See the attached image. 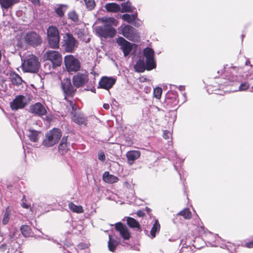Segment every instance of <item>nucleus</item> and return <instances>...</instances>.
<instances>
[{"instance_id": "f257e3e1", "label": "nucleus", "mask_w": 253, "mask_h": 253, "mask_svg": "<svg viewBox=\"0 0 253 253\" xmlns=\"http://www.w3.org/2000/svg\"><path fill=\"white\" fill-rule=\"evenodd\" d=\"M101 20L104 24L95 27L96 34L98 36L105 38L113 37L116 31L112 26H117L118 23L117 20L113 17H103Z\"/></svg>"}, {"instance_id": "f03ea898", "label": "nucleus", "mask_w": 253, "mask_h": 253, "mask_svg": "<svg viewBox=\"0 0 253 253\" xmlns=\"http://www.w3.org/2000/svg\"><path fill=\"white\" fill-rule=\"evenodd\" d=\"M40 63L37 57L30 54L26 56L22 65V69L25 72L36 73L39 71Z\"/></svg>"}, {"instance_id": "7ed1b4c3", "label": "nucleus", "mask_w": 253, "mask_h": 253, "mask_svg": "<svg viewBox=\"0 0 253 253\" xmlns=\"http://www.w3.org/2000/svg\"><path fill=\"white\" fill-rule=\"evenodd\" d=\"M62 133L60 129L53 128L49 131L43 141V145L46 147H51L56 144L60 139Z\"/></svg>"}, {"instance_id": "20e7f679", "label": "nucleus", "mask_w": 253, "mask_h": 253, "mask_svg": "<svg viewBox=\"0 0 253 253\" xmlns=\"http://www.w3.org/2000/svg\"><path fill=\"white\" fill-rule=\"evenodd\" d=\"M48 44L52 48H58L60 37L57 28L54 26H50L47 30Z\"/></svg>"}, {"instance_id": "39448f33", "label": "nucleus", "mask_w": 253, "mask_h": 253, "mask_svg": "<svg viewBox=\"0 0 253 253\" xmlns=\"http://www.w3.org/2000/svg\"><path fill=\"white\" fill-rule=\"evenodd\" d=\"M64 62L66 68L69 72H77L81 67L80 61L72 55L65 57Z\"/></svg>"}, {"instance_id": "423d86ee", "label": "nucleus", "mask_w": 253, "mask_h": 253, "mask_svg": "<svg viewBox=\"0 0 253 253\" xmlns=\"http://www.w3.org/2000/svg\"><path fill=\"white\" fill-rule=\"evenodd\" d=\"M61 87L63 92L64 99L66 100H67V97H73L76 91L69 78L64 79L61 81Z\"/></svg>"}, {"instance_id": "0eeeda50", "label": "nucleus", "mask_w": 253, "mask_h": 253, "mask_svg": "<svg viewBox=\"0 0 253 253\" xmlns=\"http://www.w3.org/2000/svg\"><path fill=\"white\" fill-rule=\"evenodd\" d=\"M143 54L146 58V66L147 70H151L156 67V64L154 59V51L149 47L143 50Z\"/></svg>"}, {"instance_id": "6e6552de", "label": "nucleus", "mask_w": 253, "mask_h": 253, "mask_svg": "<svg viewBox=\"0 0 253 253\" xmlns=\"http://www.w3.org/2000/svg\"><path fill=\"white\" fill-rule=\"evenodd\" d=\"M44 58L50 61L53 67L60 66L62 62L61 55L57 51H47L44 55Z\"/></svg>"}, {"instance_id": "1a4fd4ad", "label": "nucleus", "mask_w": 253, "mask_h": 253, "mask_svg": "<svg viewBox=\"0 0 253 253\" xmlns=\"http://www.w3.org/2000/svg\"><path fill=\"white\" fill-rule=\"evenodd\" d=\"M88 74L86 71L78 73L72 79L73 84L76 87L84 86L88 82Z\"/></svg>"}, {"instance_id": "9d476101", "label": "nucleus", "mask_w": 253, "mask_h": 253, "mask_svg": "<svg viewBox=\"0 0 253 253\" xmlns=\"http://www.w3.org/2000/svg\"><path fill=\"white\" fill-rule=\"evenodd\" d=\"M122 34L130 41L137 42L139 40L140 37L136 30L129 25H126L123 27Z\"/></svg>"}, {"instance_id": "9b49d317", "label": "nucleus", "mask_w": 253, "mask_h": 253, "mask_svg": "<svg viewBox=\"0 0 253 253\" xmlns=\"http://www.w3.org/2000/svg\"><path fill=\"white\" fill-rule=\"evenodd\" d=\"M63 45L67 52H72L77 47V41L70 34H65L63 37Z\"/></svg>"}, {"instance_id": "f8f14e48", "label": "nucleus", "mask_w": 253, "mask_h": 253, "mask_svg": "<svg viewBox=\"0 0 253 253\" xmlns=\"http://www.w3.org/2000/svg\"><path fill=\"white\" fill-rule=\"evenodd\" d=\"M24 40L28 44L33 46H38L42 42V40L39 35L33 31L26 33L24 36Z\"/></svg>"}, {"instance_id": "ddd939ff", "label": "nucleus", "mask_w": 253, "mask_h": 253, "mask_svg": "<svg viewBox=\"0 0 253 253\" xmlns=\"http://www.w3.org/2000/svg\"><path fill=\"white\" fill-rule=\"evenodd\" d=\"M28 104L26 96L22 95H17L10 103V107L12 110L24 108Z\"/></svg>"}, {"instance_id": "4468645a", "label": "nucleus", "mask_w": 253, "mask_h": 253, "mask_svg": "<svg viewBox=\"0 0 253 253\" xmlns=\"http://www.w3.org/2000/svg\"><path fill=\"white\" fill-rule=\"evenodd\" d=\"M116 42L119 46L120 48L123 51L125 56H127L129 54L132 50V44L129 42L126 41L123 37H119L116 39Z\"/></svg>"}, {"instance_id": "2eb2a0df", "label": "nucleus", "mask_w": 253, "mask_h": 253, "mask_svg": "<svg viewBox=\"0 0 253 253\" xmlns=\"http://www.w3.org/2000/svg\"><path fill=\"white\" fill-rule=\"evenodd\" d=\"M116 80L114 78L103 77L99 82V87L109 90L115 84Z\"/></svg>"}, {"instance_id": "dca6fc26", "label": "nucleus", "mask_w": 253, "mask_h": 253, "mask_svg": "<svg viewBox=\"0 0 253 253\" xmlns=\"http://www.w3.org/2000/svg\"><path fill=\"white\" fill-rule=\"evenodd\" d=\"M115 229L120 233V235L124 240L129 239L130 235L126 225L120 222L117 223L115 224Z\"/></svg>"}, {"instance_id": "f3484780", "label": "nucleus", "mask_w": 253, "mask_h": 253, "mask_svg": "<svg viewBox=\"0 0 253 253\" xmlns=\"http://www.w3.org/2000/svg\"><path fill=\"white\" fill-rule=\"evenodd\" d=\"M30 112L39 116L45 115L46 111L45 107L40 103H37L30 107Z\"/></svg>"}, {"instance_id": "a211bd4d", "label": "nucleus", "mask_w": 253, "mask_h": 253, "mask_svg": "<svg viewBox=\"0 0 253 253\" xmlns=\"http://www.w3.org/2000/svg\"><path fill=\"white\" fill-rule=\"evenodd\" d=\"M242 69L239 67H231L229 69L230 75L229 76V80L231 82L238 81L239 82L241 76H238V74L241 73Z\"/></svg>"}, {"instance_id": "6ab92c4d", "label": "nucleus", "mask_w": 253, "mask_h": 253, "mask_svg": "<svg viewBox=\"0 0 253 253\" xmlns=\"http://www.w3.org/2000/svg\"><path fill=\"white\" fill-rule=\"evenodd\" d=\"M41 132L39 131L29 128L26 131V135L29 139L33 142H36L40 138Z\"/></svg>"}, {"instance_id": "aec40b11", "label": "nucleus", "mask_w": 253, "mask_h": 253, "mask_svg": "<svg viewBox=\"0 0 253 253\" xmlns=\"http://www.w3.org/2000/svg\"><path fill=\"white\" fill-rule=\"evenodd\" d=\"M75 34L81 40L85 42H89L90 38L84 29L76 28L75 30Z\"/></svg>"}, {"instance_id": "412c9836", "label": "nucleus", "mask_w": 253, "mask_h": 253, "mask_svg": "<svg viewBox=\"0 0 253 253\" xmlns=\"http://www.w3.org/2000/svg\"><path fill=\"white\" fill-rule=\"evenodd\" d=\"M140 156V152L138 151H129L126 153V157L129 164L132 165L133 162L138 159Z\"/></svg>"}, {"instance_id": "4be33fe9", "label": "nucleus", "mask_w": 253, "mask_h": 253, "mask_svg": "<svg viewBox=\"0 0 253 253\" xmlns=\"http://www.w3.org/2000/svg\"><path fill=\"white\" fill-rule=\"evenodd\" d=\"M109 241L108 243V248L110 251L114 252L117 246L120 242L119 239L113 235H109Z\"/></svg>"}, {"instance_id": "5701e85b", "label": "nucleus", "mask_w": 253, "mask_h": 253, "mask_svg": "<svg viewBox=\"0 0 253 253\" xmlns=\"http://www.w3.org/2000/svg\"><path fill=\"white\" fill-rule=\"evenodd\" d=\"M20 0H0L1 8L4 10H7L15 3H18Z\"/></svg>"}, {"instance_id": "b1692460", "label": "nucleus", "mask_w": 253, "mask_h": 253, "mask_svg": "<svg viewBox=\"0 0 253 253\" xmlns=\"http://www.w3.org/2000/svg\"><path fill=\"white\" fill-rule=\"evenodd\" d=\"M103 180L108 183H114L117 182L119 178L112 174H110L109 172L106 171L103 175Z\"/></svg>"}, {"instance_id": "393cba45", "label": "nucleus", "mask_w": 253, "mask_h": 253, "mask_svg": "<svg viewBox=\"0 0 253 253\" xmlns=\"http://www.w3.org/2000/svg\"><path fill=\"white\" fill-rule=\"evenodd\" d=\"M10 79L13 84L15 85H19L22 82V78L15 73H11L10 74Z\"/></svg>"}, {"instance_id": "a878e982", "label": "nucleus", "mask_w": 253, "mask_h": 253, "mask_svg": "<svg viewBox=\"0 0 253 253\" xmlns=\"http://www.w3.org/2000/svg\"><path fill=\"white\" fill-rule=\"evenodd\" d=\"M105 7L107 11L113 12H118L121 10L120 5L116 3H107Z\"/></svg>"}, {"instance_id": "bb28decb", "label": "nucleus", "mask_w": 253, "mask_h": 253, "mask_svg": "<svg viewBox=\"0 0 253 253\" xmlns=\"http://www.w3.org/2000/svg\"><path fill=\"white\" fill-rule=\"evenodd\" d=\"M69 209L74 212L81 213L84 212V210L82 206L75 205L72 202H70L68 204Z\"/></svg>"}, {"instance_id": "cd10ccee", "label": "nucleus", "mask_w": 253, "mask_h": 253, "mask_svg": "<svg viewBox=\"0 0 253 253\" xmlns=\"http://www.w3.org/2000/svg\"><path fill=\"white\" fill-rule=\"evenodd\" d=\"M67 9V6L65 4H59L55 8V12L58 16L62 17Z\"/></svg>"}, {"instance_id": "c85d7f7f", "label": "nucleus", "mask_w": 253, "mask_h": 253, "mask_svg": "<svg viewBox=\"0 0 253 253\" xmlns=\"http://www.w3.org/2000/svg\"><path fill=\"white\" fill-rule=\"evenodd\" d=\"M122 12H132L135 9V8L131 5V3L129 1L123 3L122 4Z\"/></svg>"}, {"instance_id": "c756f323", "label": "nucleus", "mask_w": 253, "mask_h": 253, "mask_svg": "<svg viewBox=\"0 0 253 253\" xmlns=\"http://www.w3.org/2000/svg\"><path fill=\"white\" fill-rule=\"evenodd\" d=\"M134 68L136 72L141 73L144 72L145 69H146V66H145L143 60H139L134 66Z\"/></svg>"}, {"instance_id": "7c9ffc66", "label": "nucleus", "mask_w": 253, "mask_h": 253, "mask_svg": "<svg viewBox=\"0 0 253 253\" xmlns=\"http://www.w3.org/2000/svg\"><path fill=\"white\" fill-rule=\"evenodd\" d=\"M160 228V225L158 220H156L150 231V234L152 238L155 237L156 234L159 232Z\"/></svg>"}, {"instance_id": "2f4dec72", "label": "nucleus", "mask_w": 253, "mask_h": 253, "mask_svg": "<svg viewBox=\"0 0 253 253\" xmlns=\"http://www.w3.org/2000/svg\"><path fill=\"white\" fill-rule=\"evenodd\" d=\"M137 13L133 14H124L122 16V19L129 23L134 21L137 17Z\"/></svg>"}, {"instance_id": "473e14b6", "label": "nucleus", "mask_w": 253, "mask_h": 253, "mask_svg": "<svg viewBox=\"0 0 253 253\" xmlns=\"http://www.w3.org/2000/svg\"><path fill=\"white\" fill-rule=\"evenodd\" d=\"M127 223L128 226L131 228H137L138 229H140L139 222L132 217H127Z\"/></svg>"}, {"instance_id": "72a5a7b5", "label": "nucleus", "mask_w": 253, "mask_h": 253, "mask_svg": "<svg viewBox=\"0 0 253 253\" xmlns=\"http://www.w3.org/2000/svg\"><path fill=\"white\" fill-rule=\"evenodd\" d=\"M73 116V120L77 124L83 125L84 123L85 119L83 115L75 114Z\"/></svg>"}, {"instance_id": "f704fd0d", "label": "nucleus", "mask_w": 253, "mask_h": 253, "mask_svg": "<svg viewBox=\"0 0 253 253\" xmlns=\"http://www.w3.org/2000/svg\"><path fill=\"white\" fill-rule=\"evenodd\" d=\"M177 214L182 216L186 219H189L191 218L192 216L191 212L189 209L188 208L184 209L180 211Z\"/></svg>"}, {"instance_id": "c9c22d12", "label": "nucleus", "mask_w": 253, "mask_h": 253, "mask_svg": "<svg viewBox=\"0 0 253 253\" xmlns=\"http://www.w3.org/2000/svg\"><path fill=\"white\" fill-rule=\"evenodd\" d=\"M242 77H244L245 79L248 80L250 84V86L251 87L252 90H253V75H252L251 74H246L245 75H242Z\"/></svg>"}, {"instance_id": "e433bc0d", "label": "nucleus", "mask_w": 253, "mask_h": 253, "mask_svg": "<svg viewBox=\"0 0 253 253\" xmlns=\"http://www.w3.org/2000/svg\"><path fill=\"white\" fill-rule=\"evenodd\" d=\"M21 231L22 234L25 236H29L30 235V227L27 225H23L21 227Z\"/></svg>"}, {"instance_id": "4c0bfd02", "label": "nucleus", "mask_w": 253, "mask_h": 253, "mask_svg": "<svg viewBox=\"0 0 253 253\" xmlns=\"http://www.w3.org/2000/svg\"><path fill=\"white\" fill-rule=\"evenodd\" d=\"M86 6L89 10H92L95 5L94 0H84Z\"/></svg>"}, {"instance_id": "58836bf2", "label": "nucleus", "mask_w": 253, "mask_h": 253, "mask_svg": "<svg viewBox=\"0 0 253 253\" xmlns=\"http://www.w3.org/2000/svg\"><path fill=\"white\" fill-rule=\"evenodd\" d=\"M68 17L74 22L78 21V15L75 11H72L68 13Z\"/></svg>"}, {"instance_id": "ea45409f", "label": "nucleus", "mask_w": 253, "mask_h": 253, "mask_svg": "<svg viewBox=\"0 0 253 253\" xmlns=\"http://www.w3.org/2000/svg\"><path fill=\"white\" fill-rule=\"evenodd\" d=\"M250 87V84H249V82H248V83H247V82L242 83L239 85L238 89L237 90L240 91H245L247 89H248Z\"/></svg>"}, {"instance_id": "a19ab883", "label": "nucleus", "mask_w": 253, "mask_h": 253, "mask_svg": "<svg viewBox=\"0 0 253 253\" xmlns=\"http://www.w3.org/2000/svg\"><path fill=\"white\" fill-rule=\"evenodd\" d=\"M162 93V89L160 87H156L154 88V96L157 98V99H160L161 97Z\"/></svg>"}, {"instance_id": "79ce46f5", "label": "nucleus", "mask_w": 253, "mask_h": 253, "mask_svg": "<svg viewBox=\"0 0 253 253\" xmlns=\"http://www.w3.org/2000/svg\"><path fill=\"white\" fill-rule=\"evenodd\" d=\"M68 102L70 106V107L72 108V114L73 115L76 114V111L77 109V107L75 103H74L72 101L68 100Z\"/></svg>"}, {"instance_id": "37998d69", "label": "nucleus", "mask_w": 253, "mask_h": 253, "mask_svg": "<svg viewBox=\"0 0 253 253\" xmlns=\"http://www.w3.org/2000/svg\"><path fill=\"white\" fill-rule=\"evenodd\" d=\"M9 214L10 211L8 210V209H6V212L4 215L3 219H2V223L3 224H6L8 223L9 219Z\"/></svg>"}, {"instance_id": "c03bdc74", "label": "nucleus", "mask_w": 253, "mask_h": 253, "mask_svg": "<svg viewBox=\"0 0 253 253\" xmlns=\"http://www.w3.org/2000/svg\"><path fill=\"white\" fill-rule=\"evenodd\" d=\"M171 134L170 132L168 130H165L163 133V137L165 139H169L171 137Z\"/></svg>"}, {"instance_id": "a18cd8bd", "label": "nucleus", "mask_w": 253, "mask_h": 253, "mask_svg": "<svg viewBox=\"0 0 253 253\" xmlns=\"http://www.w3.org/2000/svg\"><path fill=\"white\" fill-rule=\"evenodd\" d=\"M98 159L101 161H104L105 160V156L103 152L98 153Z\"/></svg>"}, {"instance_id": "49530a36", "label": "nucleus", "mask_w": 253, "mask_h": 253, "mask_svg": "<svg viewBox=\"0 0 253 253\" xmlns=\"http://www.w3.org/2000/svg\"><path fill=\"white\" fill-rule=\"evenodd\" d=\"M6 251V246L2 245L0 247V253H5Z\"/></svg>"}, {"instance_id": "de8ad7c7", "label": "nucleus", "mask_w": 253, "mask_h": 253, "mask_svg": "<svg viewBox=\"0 0 253 253\" xmlns=\"http://www.w3.org/2000/svg\"><path fill=\"white\" fill-rule=\"evenodd\" d=\"M67 149V145H63V144H60L59 146V150L60 151H65Z\"/></svg>"}, {"instance_id": "09e8293b", "label": "nucleus", "mask_w": 253, "mask_h": 253, "mask_svg": "<svg viewBox=\"0 0 253 253\" xmlns=\"http://www.w3.org/2000/svg\"><path fill=\"white\" fill-rule=\"evenodd\" d=\"M67 137H63L61 140V143L60 144H63L67 145Z\"/></svg>"}, {"instance_id": "8fccbe9b", "label": "nucleus", "mask_w": 253, "mask_h": 253, "mask_svg": "<svg viewBox=\"0 0 253 253\" xmlns=\"http://www.w3.org/2000/svg\"><path fill=\"white\" fill-rule=\"evenodd\" d=\"M136 214L139 217H143L145 214L144 212L141 211H137Z\"/></svg>"}, {"instance_id": "3c124183", "label": "nucleus", "mask_w": 253, "mask_h": 253, "mask_svg": "<svg viewBox=\"0 0 253 253\" xmlns=\"http://www.w3.org/2000/svg\"><path fill=\"white\" fill-rule=\"evenodd\" d=\"M246 245L248 248H252L253 247V241L252 242H248L246 244Z\"/></svg>"}, {"instance_id": "603ef678", "label": "nucleus", "mask_w": 253, "mask_h": 253, "mask_svg": "<svg viewBox=\"0 0 253 253\" xmlns=\"http://www.w3.org/2000/svg\"><path fill=\"white\" fill-rule=\"evenodd\" d=\"M22 206L23 208L25 209H28L30 207V205L26 203H23L22 204Z\"/></svg>"}, {"instance_id": "864d4df0", "label": "nucleus", "mask_w": 253, "mask_h": 253, "mask_svg": "<svg viewBox=\"0 0 253 253\" xmlns=\"http://www.w3.org/2000/svg\"><path fill=\"white\" fill-rule=\"evenodd\" d=\"M110 105L109 104L105 103L103 104V108L106 110H108L109 109Z\"/></svg>"}, {"instance_id": "5fc2aeb1", "label": "nucleus", "mask_w": 253, "mask_h": 253, "mask_svg": "<svg viewBox=\"0 0 253 253\" xmlns=\"http://www.w3.org/2000/svg\"><path fill=\"white\" fill-rule=\"evenodd\" d=\"M178 89L180 91L184 90H185V86L183 85H179L178 86Z\"/></svg>"}, {"instance_id": "6e6d98bb", "label": "nucleus", "mask_w": 253, "mask_h": 253, "mask_svg": "<svg viewBox=\"0 0 253 253\" xmlns=\"http://www.w3.org/2000/svg\"><path fill=\"white\" fill-rule=\"evenodd\" d=\"M246 65H249L250 64V61L249 59H247L246 61Z\"/></svg>"}, {"instance_id": "4d7b16f0", "label": "nucleus", "mask_w": 253, "mask_h": 253, "mask_svg": "<svg viewBox=\"0 0 253 253\" xmlns=\"http://www.w3.org/2000/svg\"><path fill=\"white\" fill-rule=\"evenodd\" d=\"M183 97H184V100H183V102H184L185 101H186V94H185V93H184L183 94Z\"/></svg>"}, {"instance_id": "13d9d810", "label": "nucleus", "mask_w": 253, "mask_h": 253, "mask_svg": "<svg viewBox=\"0 0 253 253\" xmlns=\"http://www.w3.org/2000/svg\"><path fill=\"white\" fill-rule=\"evenodd\" d=\"M146 210H147V211H149L150 210L149 209L147 208H146Z\"/></svg>"}]
</instances>
